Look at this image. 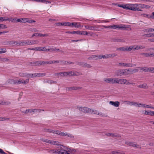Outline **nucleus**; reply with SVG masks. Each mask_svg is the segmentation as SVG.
<instances>
[{
	"label": "nucleus",
	"mask_w": 154,
	"mask_h": 154,
	"mask_svg": "<svg viewBox=\"0 0 154 154\" xmlns=\"http://www.w3.org/2000/svg\"><path fill=\"white\" fill-rule=\"evenodd\" d=\"M88 32L87 31H83L81 32V35H88Z\"/></svg>",
	"instance_id": "60"
},
{
	"label": "nucleus",
	"mask_w": 154,
	"mask_h": 154,
	"mask_svg": "<svg viewBox=\"0 0 154 154\" xmlns=\"http://www.w3.org/2000/svg\"><path fill=\"white\" fill-rule=\"evenodd\" d=\"M147 72L151 71L152 72H154V68L150 67L147 68Z\"/></svg>",
	"instance_id": "49"
},
{
	"label": "nucleus",
	"mask_w": 154,
	"mask_h": 154,
	"mask_svg": "<svg viewBox=\"0 0 154 154\" xmlns=\"http://www.w3.org/2000/svg\"><path fill=\"white\" fill-rule=\"evenodd\" d=\"M108 57L109 58H113L117 55V54L116 53H112L108 54Z\"/></svg>",
	"instance_id": "32"
},
{
	"label": "nucleus",
	"mask_w": 154,
	"mask_h": 154,
	"mask_svg": "<svg viewBox=\"0 0 154 154\" xmlns=\"http://www.w3.org/2000/svg\"><path fill=\"white\" fill-rule=\"evenodd\" d=\"M36 66L42 65V61H37L34 63Z\"/></svg>",
	"instance_id": "52"
},
{
	"label": "nucleus",
	"mask_w": 154,
	"mask_h": 154,
	"mask_svg": "<svg viewBox=\"0 0 154 154\" xmlns=\"http://www.w3.org/2000/svg\"><path fill=\"white\" fill-rule=\"evenodd\" d=\"M71 151L73 152H75L76 150L75 149H71L63 145H60V149L50 150L49 152L52 154H69V151Z\"/></svg>",
	"instance_id": "1"
},
{
	"label": "nucleus",
	"mask_w": 154,
	"mask_h": 154,
	"mask_svg": "<svg viewBox=\"0 0 154 154\" xmlns=\"http://www.w3.org/2000/svg\"><path fill=\"white\" fill-rule=\"evenodd\" d=\"M138 88H148L147 86V85L146 84H143L142 85H140L137 86Z\"/></svg>",
	"instance_id": "31"
},
{
	"label": "nucleus",
	"mask_w": 154,
	"mask_h": 154,
	"mask_svg": "<svg viewBox=\"0 0 154 154\" xmlns=\"http://www.w3.org/2000/svg\"><path fill=\"white\" fill-rule=\"evenodd\" d=\"M145 4H142L136 3V8H141L142 9L145 8Z\"/></svg>",
	"instance_id": "23"
},
{
	"label": "nucleus",
	"mask_w": 154,
	"mask_h": 154,
	"mask_svg": "<svg viewBox=\"0 0 154 154\" xmlns=\"http://www.w3.org/2000/svg\"><path fill=\"white\" fill-rule=\"evenodd\" d=\"M18 46H27L28 45V40H20L18 41L17 43Z\"/></svg>",
	"instance_id": "7"
},
{
	"label": "nucleus",
	"mask_w": 154,
	"mask_h": 154,
	"mask_svg": "<svg viewBox=\"0 0 154 154\" xmlns=\"http://www.w3.org/2000/svg\"><path fill=\"white\" fill-rule=\"evenodd\" d=\"M9 60L8 58H2L0 57V61L2 62H8Z\"/></svg>",
	"instance_id": "42"
},
{
	"label": "nucleus",
	"mask_w": 154,
	"mask_h": 154,
	"mask_svg": "<svg viewBox=\"0 0 154 154\" xmlns=\"http://www.w3.org/2000/svg\"><path fill=\"white\" fill-rule=\"evenodd\" d=\"M109 104L115 107H119V106L120 103L119 101H110L109 103Z\"/></svg>",
	"instance_id": "15"
},
{
	"label": "nucleus",
	"mask_w": 154,
	"mask_h": 154,
	"mask_svg": "<svg viewBox=\"0 0 154 154\" xmlns=\"http://www.w3.org/2000/svg\"><path fill=\"white\" fill-rule=\"evenodd\" d=\"M16 82L17 80L10 79L8 80V83L13 85H16Z\"/></svg>",
	"instance_id": "30"
},
{
	"label": "nucleus",
	"mask_w": 154,
	"mask_h": 154,
	"mask_svg": "<svg viewBox=\"0 0 154 154\" xmlns=\"http://www.w3.org/2000/svg\"><path fill=\"white\" fill-rule=\"evenodd\" d=\"M67 33H71V34H78V35H81V31H73V32H67Z\"/></svg>",
	"instance_id": "34"
},
{
	"label": "nucleus",
	"mask_w": 154,
	"mask_h": 154,
	"mask_svg": "<svg viewBox=\"0 0 154 154\" xmlns=\"http://www.w3.org/2000/svg\"><path fill=\"white\" fill-rule=\"evenodd\" d=\"M35 112V110L32 109H26L25 112V113H31L32 112Z\"/></svg>",
	"instance_id": "36"
},
{
	"label": "nucleus",
	"mask_w": 154,
	"mask_h": 154,
	"mask_svg": "<svg viewBox=\"0 0 154 154\" xmlns=\"http://www.w3.org/2000/svg\"><path fill=\"white\" fill-rule=\"evenodd\" d=\"M123 69H120L116 70L115 72V74L117 76L123 75Z\"/></svg>",
	"instance_id": "9"
},
{
	"label": "nucleus",
	"mask_w": 154,
	"mask_h": 154,
	"mask_svg": "<svg viewBox=\"0 0 154 154\" xmlns=\"http://www.w3.org/2000/svg\"><path fill=\"white\" fill-rule=\"evenodd\" d=\"M128 71H129V74H133L137 72L138 69H128Z\"/></svg>",
	"instance_id": "21"
},
{
	"label": "nucleus",
	"mask_w": 154,
	"mask_h": 154,
	"mask_svg": "<svg viewBox=\"0 0 154 154\" xmlns=\"http://www.w3.org/2000/svg\"><path fill=\"white\" fill-rule=\"evenodd\" d=\"M56 134L63 136H66V133L63 132L59 130H56Z\"/></svg>",
	"instance_id": "25"
},
{
	"label": "nucleus",
	"mask_w": 154,
	"mask_h": 154,
	"mask_svg": "<svg viewBox=\"0 0 154 154\" xmlns=\"http://www.w3.org/2000/svg\"><path fill=\"white\" fill-rule=\"evenodd\" d=\"M66 73L65 72H59L55 74L54 75L59 76H66Z\"/></svg>",
	"instance_id": "27"
},
{
	"label": "nucleus",
	"mask_w": 154,
	"mask_h": 154,
	"mask_svg": "<svg viewBox=\"0 0 154 154\" xmlns=\"http://www.w3.org/2000/svg\"><path fill=\"white\" fill-rule=\"evenodd\" d=\"M141 16L144 17L148 18H151V15H149L148 14H141Z\"/></svg>",
	"instance_id": "45"
},
{
	"label": "nucleus",
	"mask_w": 154,
	"mask_h": 154,
	"mask_svg": "<svg viewBox=\"0 0 154 154\" xmlns=\"http://www.w3.org/2000/svg\"><path fill=\"white\" fill-rule=\"evenodd\" d=\"M130 47H128L127 46L122 47L120 48H117L116 50L117 51H130Z\"/></svg>",
	"instance_id": "5"
},
{
	"label": "nucleus",
	"mask_w": 154,
	"mask_h": 154,
	"mask_svg": "<svg viewBox=\"0 0 154 154\" xmlns=\"http://www.w3.org/2000/svg\"><path fill=\"white\" fill-rule=\"evenodd\" d=\"M24 80L22 79V80H17L16 85H19L21 84H24Z\"/></svg>",
	"instance_id": "41"
},
{
	"label": "nucleus",
	"mask_w": 154,
	"mask_h": 154,
	"mask_svg": "<svg viewBox=\"0 0 154 154\" xmlns=\"http://www.w3.org/2000/svg\"><path fill=\"white\" fill-rule=\"evenodd\" d=\"M5 45H14L13 41H8L7 42H5Z\"/></svg>",
	"instance_id": "51"
},
{
	"label": "nucleus",
	"mask_w": 154,
	"mask_h": 154,
	"mask_svg": "<svg viewBox=\"0 0 154 154\" xmlns=\"http://www.w3.org/2000/svg\"><path fill=\"white\" fill-rule=\"evenodd\" d=\"M45 75V73H36V77H43Z\"/></svg>",
	"instance_id": "38"
},
{
	"label": "nucleus",
	"mask_w": 154,
	"mask_h": 154,
	"mask_svg": "<svg viewBox=\"0 0 154 154\" xmlns=\"http://www.w3.org/2000/svg\"><path fill=\"white\" fill-rule=\"evenodd\" d=\"M93 114H97L101 117L106 116L105 114L102 113V112H99L98 111L94 110Z\"/></svg>",
	"instance_id": "19"
},
{
	"label": "nucleus",
	"mask_w": 154,
	"mask_h": 154,
	"mask_svg": "<svg viewBox=\"0 0 154 154\" xmlns=\"http://www.w3.org/2000/svg\"><path fill=\"white\" fill-rule=\"evenodd\" d=\"M18 75L21 77H27V73L20 72L19 73Z\"/></svg>",
	"instance_id": "33"
},
{
	"label": "nucleus",
	"mask_w": 154,
	"mask_h": 154,
	"mask_svg": "<svg viewBox=\"0 0 154 154\" xmlns=\"http://www.w3.org/2000/svg\"><path fill=\"white\" fill-rule=\"evenodd\" d=\"M82 88L81 87H78L74 86L72 87L66 88V91H71L73 90H76L78 89H81Z\"/></svg>",
	"instance_id": "11"
},
{
	"label": "nucleus",
	"mask_w": 154,
	"mask_h": 154,
	"mask_svg": "<svg viewBox=\"0 0 154 154\" xmlns=\"http://www.w3.org/2000/svg\"><path fill=\"white\" fill-rule=\"evenodd\" d=\"M123 73L124 75H127L130 74L129 71H128V69H123Z\"/></svg>",
	"instance_id": "44"
},
{
	"label": "nucleus",
	"mask_w": 154,
	"mask_h": 154,
	"mask_svg": "<svg viewBox=\"0 0 154 154\" xmlns=\"http://www.w3.org/2000/svg\"><path fill=\"white\" fill-rule=\"evenodd\" d=\"M112 154H121L122 153L120 152L119 151H113L111 152Z\"/></svg>",
	"instance_id": "59"
},
{
	"label": "nucleus",
	"mask_w": 154,
	"mask_h": 154,
	"mask_svg": "<svg viewBox=\"0 0 154 154\" xmlns=\"http://www.w3.org/2000/svg\"><path fill=\"white\" fill-rule=\"evenodd\" d=\"M85 27L86 29L94 31L97 30V29L98 28V27L96 26L95 25H94V26L85 25Z\"/></svg>",
	"instance_id": "4"
},
{
	"label": "nucleus",
	"mask_w": 154,
	"mask_h": 154,
	"mask_svg": "<svg viewBox=\"0 0 154 154\" xmlns=\"http://www.w3.org/2000/svg\"><path fill=\"white\" fill-rule=\"evenodd\" d=\"M112 41L113 42H125V40L121 38H112Z\"/></svg>",
	"instance_id": "10"
},
{
	"label": "nucleus",
	"mask_w": 154,
	"mask_h": 154,
	"mask_svg": "<svg viewBox=\"0 0 154 154\" xmlns=\"http://www.w3.org/2000/svg\"><path fill=\"white\" fill-rule=\"evenodd\" d=\"M29 30L32 32H38V30L35 28H30Z\"/></svg>",
	"instance_id": "46"
},
{
	"label": "nucleus",
	"mask_w": 154,
	"mask_h": 154,
	"mask_svg": "<svg viewBox=\"0 0 154 154\" xmlns=\"http://www.w3.org/2000/svg\"><path fill=\"white\" fill-rule=\"evenodd\" d=\"M127 80L126 79H119V84H125L126 83Z\"/></svg>",
	"instance_id": "24"
},
{
	"label": "nucleus",
	"mask_w": 154,
	"mask_h": 154,
	"mask_svg": "<svg viewBox=\"0 0 154 154\" xmlns=\"http://www.w3.org/2000/svg\"><path fill=\"white\" fill-rule=\"evenodd\" d=\"M112 137H120V136L119 134H116L113 133Z\"/></svg>",
	"instance_id": "64"
},
{
	"label": "nucleus",
	"mask_w": 154,
	"mask_h": 154,
	"mask_svg": "<svg viewBox=\"0 0 154 154\" xmlns=\"http://www.w3.org/2000/svg\"><path fill=\"white\" fill-rule=\"evenodd\" d=\"M84 108L85 111L84 112V113L86 112L93 114L94 110L92 109H90L87 107H85Z\"/></svg>",
	"instance_id": "13"
},
{
	"label": "nucleus",
	"mask_w": 154,
	"mask_h": 154,
	"mask_svg": "<svg viewBox=\"0 0 154 154\" xmlns=\"http://www.w3.org/2000/svg\"><path fill=\"white\" fill-rule=\"evenodd\" d=\"M137 68H139V69H140V70H142L143 71H144L145 72H147V67H144L143 68H142L141 67H137Z\"/></svg>",
	"instance_id": "39"
},
{
	"label": "nucleus",
	"mask_w": 154,
	"mask_h": 154,
	"mask_svg": "<svg viewBox=\"0 0 154 154\" xmlns=\"http://www.w3.org/2000/svg\"><path fill=\"white\" fill-rule=\"evenodd\" d=\"M39 43V41L37 40H28V45H34L35 44H37Z\"/></svg>",
	"instance_id": "12"
},
{
	"label": "nucleus",
	"mask_w": 154,
	"mask_h": 154,
	"mask_svg": "<svg viewBox=\"0 0 154 154\" xmlns=\"http://www.w3.org/2000/svg\"><path fill=\"white\" fill-rule=\"evenodd\" d=\"M112 78H109L105 79L104 81L107 83H112Z\"/></svg>",
	"instance_id": "40"
},
{
	"label": "nucleus",
	"mask_w": 154,
	"mask_h": 154,
	"mask_svg": "<svg viewBox=\"0 0 154 154\" xmlns=\"http://www.w3.org/2000/svg\"><path fill=\"white\" fill-rule=\"evenodd\" d=\"M130 51L131 50H136L140 49V45H134L130 46Z\"/></svg>",
	"instance_id": "14"
},
{
	"label": "nucleus",
	"mask_w": 154,
	"mask_h": 154,
	"mask_svg": "<svg viewBox=\"0 0 154 154\" xmlns=\"http://www.w3.org/2000/svg\"><path fill=\"white\" fill-rule=\"evenodd\" d=\"M141 54L146 57L154 56V54H149L146 53H142Z\"/></svg>",
	"instance_id": "22"
},
{
	"label": "nucleus",
	"mask_w": 154,
	"mask_h": 154,
	"mask_svg": "<svg viewBox=\"0 0 154 154\" xmlns=\"http://www.w3.org/2000/svg\"><path fill=\"white\" fill-rule=\"evenodd\" d=\"M119 64L120 66H123L126 67H131L135 66V65H134L129 63H119Z\"/></svg>",
	"instance_id": "8"
},
{
	"label": "nucleus",
	"mask_w": 154,
	"mask_h": 154,
	"mask_svg": "<svg viewBox=\"0 0 154 154\" xmlns=\"http://www.w3.org/2000/svg\"><path fill=\"white\" fill-rule=\"evenodd\" d=\"M66 136L68 137H69L71 138L74 137V136L72 134L67 133H66Z\"/></svg>",
	"instance_id": "57"
},
{
	"label": "nucleus",
	"mask_w": 154,
	"mask_h": 154,
	"mask_svg": "<svg viewBox=\"0 0 154 154\" xmlns=\"http://www.w3.org/2000/svg\"><path fill=\"white\" fill-rule=\"evenodd\" d=\"M47 83H48L50 84H55L57 82L55 81H53V80H49L47 82Z\"/></svg>",
	"instance_id": "58"
},
{
	"label": "nucleus",
	"mask_w": 154,
	"mask_h": 154,
	"mask_svg": "<svg viewBox=\"0 0 154 154\" xmlns=\"http://www.w3.org/2000/svg\"><path fill=\"white\" fill-rule=\"evenodd\" d=\"M93 114H97L101 117L106 116L105 114L102 113V112H99L98 111L94 110Z\"/></svg>",
	"instance_id": "20"
},
{
	"label": "nucleus",
	"mask_w": 154,
	"mask_h": 154,
	"mask_svg": "<svg viewBox=\"0 0 154 154\" xmlns=\"http://www.w3.org/2000/svg\"><path fill=\"white\" fill-rule=\"evenodd\" d=\"M66 73V76H72L73 75H76V73L73 71H69L65 72Z\"/></svg>",
	"instance_id": "17"
},
{
	"label": "nucleus",
	"mask_w": 154,
	"mask_h": 154,
	"mask_svg": "<svg viewBox=\"0 0 154 154\" xmlns=\"http://www.w3.org/2000/svg\"><path fill=\"white\" fill-rule=\"evenodd\" d=\"M48 36V34H41V33H39V36L40 37Z\"/></svg>",
	"instance_id": "61"
},
{
	"label": "nucleus",
	"mask_w": 154,
	"mask_h": 154,
	"mask_svg": "<svg viewBox=\"0 0 154 154\" xmlns=\"http://www.w3.org/2000/svg\"><path fill=\"white\" fill-rule=\"evenodd\" d=\"M40 2L46 4L47 3L51 4V1H46L45 0H40Z\"/></svg>",
	"instance_id": "47"
},
{
	"label": "nucleus",
	"mask_w": 154,
	"mask_h": 154,
	"mask_svg": "<svg viewBox=\"0 0 154 154\" xmlns=\"http://www.w3.org/2000/svg\"><path fill=\"white\" fill-rule=\"evenodd\" d=\"M84 108H85V107H78L79 109L81 111H82V112H84L85 111H84Z\"/></svg>",
	"instance_id": "62"
},
{
	"label": "nucleus",
	"mask_w": 154,
	"mask_h": 154,
	"mask_svg": "<svg viewBox=\"0 0 154 154\" xmlns=\"http://www.w3.org/2000/svg\"><path fill=\"white\" fill-rule=\"evenodd\" d=\"M124 102L126 103L127 104L132 106V102L130 101H125Z\"/></svg>",
	"instance_id": "63"
},
{
	"label": "nucleus",
	"mask_w": 154,
	"mask_h": 154,
	"mask_svg": "<svg viewBox=\"0 0 154 154\" xmlns=\"http://www.w3.org/2000/svg\"><path fill=\"white\" fill-rule=\"evenodd\" d=\"M43 131L44 132H49L50 133H52L53 134H56V131H54V130H53L52 129H46L44 128L43 129Z\"/></svg>",
	"instance_id": "16"
},
{
	"label": "nucleus",
	"mask_w": 154,
	"mask_h": 154,
	"mask_svg": "<svg viewBox=\"0 0 154 154\" xmlns=\"http://www.w3.org/2000/svg\"><path fill=\"white\" fill-rule=\"evenodd\" d=\"M144 31L146 32H152L154 31V29L152 28L146 29L144 30Z\"/></svg>",
	"instance_id": "29"
},
{
	"label": "nucleus",
	"mask_w": 154,
	"mask_h": 154,
	"mask_svg": "<svg viewBox=\"0 0 154 154\" xmlns=\"http://www.w3.org/2000/svg\"><path fill=\"white\" fill-rule=\"evenodd\" d=\"M151 32H149V33L145 34L143 36L145 38L153 37H154V32L151 33Z\"/></svg>",
	"instance_id": "18"
},
{
	"label": "nucleus",
	"mask_w": 154,
	"mask_h": 154,
	"mask_svg": "<svg viewBox=\"0 0 154 154\" xmlns=\"http://www.w3.org/2000/svg\"><path fill=\"white\" fill-rule=\"evenodd\" d=\"M50 143L52 144L56 145H59V142L57 141L56 142L51 141V142Z\"/></svg>",
	"instance_id": "55"
},
{
	"label": "nucleus",
	"mask_w": 154,
	"mask_h": 154,
	"mask_svg": "<svg viewBox=\"0 0 154 154\" xmlns=\"http://www.w3.org/2000/svg\"><path fill=\"white\" fill-rule=\"evenodd\" d=\"M9 120V118L0 117V121H5V120Z\"/></svg>",
	"instance_id": "54"
},
{
	"label": "nucleus",
	"mask_w": 154,
	"mask_h": 154,
	"mask_svg": "<svg viewBox=\"0 0 154 154\" xmlns=\"http://www.w3.org/2000/svg\"><path fill=\"white\" fill-rule=\"evenodd\" d=\"M112 84H119V79L118 78L112 79Z\"/></svg>",
	"instance_id": "37"
},
{
	"label": "nucleus",
	"mask_w": 154,
	"mask_h": 154,
	"mask_svg": "<svg viewBox=\"0 0 154 154\" xmlns=\"http://www.w3.org/2000/svg\"><path fill=\"white\" fill-rule=\"evenodd\" d=\"M6 52V49L5 48H2L1 49V51L0 50V54L4 53Z\"/></svg>",
	"instance_id": "56"
},
{
	"label": "nucleus",
	"mask_w": 154,
	"mask_h": 154,
	"mask_svg": "<svg viewBox=\"0 0 154 154\" xmlns=\"http://www.w3.org/2000/svg\"><path fill=\"white\" fill-rule=\"evenodd\" d=\"M7 27L5 25L3 24H0V29L7 28Z\"/></svg>",
	"instance_id": "48"
},
{
	"label": "nucleus",
	"mask_w": 154,
	"mask_h": 154,
	"mask_svg": "<svg viewBox=\"0 0 154 154\" xmlns=\"http://www.w3.org/2000/svg\"><path fill=\"white\" fill-rule=\"evenodd\" d=\"M9 20V18H7L5 17H0V22L4 21H7Z\"/></svg>",
	"instance_id": "43"
},
{
	"label": "nucleus",
	"mask_w": 154,
	"mask_h": 154,
	"mask_svg": "<svg viewBox=\"0 0 154 154\" xmlns=\"http://www.w3.org/2000/svg\"><path fill=\"white\" fill-rule=\"evenodd\" d=\"M139 103L132 101V106L133 105L134 106L139 107Z\"/></svg>",
	"instance_id": "50"
},
{
	"label": "nucleus",
	"mask_w": 154,
	"mask_h": 154,
	"mask_svg": "<svg viewBox=\"0 0 154 154\" xmlns=\"http://www.w3.org/2000/svg\"><path fill=\"white\" fill-rule=\"evenodd\" d=\"M123 8L129 10L134 11H142V10L139 9V8H136V4H126L124 5Z\"/></svg>",
	"instance_id": "2"
},
{
	"label": "nucleus",
	"mask_w": 154,
	"mask_h": 154,
	"mask_svg": "<svg viewBox=\"0 0 154 154\" xmlns=\"http://www.w3.org/2000/svg\"><path fill=\"white\" fill-rule=\"evenodd\" d=\"M11 103L7 101H0V104L2 105H7Z\"/></svg>",
	"instance_id": "26"
},
{
	"label": "nucleus",
	"mask_w": 154,
	"mask_h": 154,
	"mask_svg": "<svg viewBox=\"0 0 154 154\" xmlns=\"http://www.w3.org/2000/svg\"><path fill=\"white\" fill-rule=\"evenodd\" d=\"M112 29H126L127 27H126V25L124 24H118L113 25H112Z\"/></svg>",
	"instance_id": "3"
},
{
	"label": "nucleus",
	"mask_w": 154,
	"mask_h": 154,
	"mask_svg": "<svg viewBox=\"0 0 154 154\" xmlns=\"http://www.w3.org/2000/svg\"><path fill=\"white\" fill-rule=\"evenodd\" d=\"M125 144L128 145H129L130 146L134 147H136L138 148H141V147L140 146L136 144L134 142L127 141L125 142Z\"/></svg>",
	"instance_id": "6"
},
{
	"label": "nucleus",
	"mask_w": 154,
	"mask_h": 154,
	"mask_svg": "<svg viewBox=\"0 0 154 154\" xmlns=\"http://www.w3.org/2000/svg\"><path fill=\"white\" fill-rule=\"evenodd\" d=\"M27 77H36V73H27Z\"/></svg>",
	"instance_id": "35"
},
{
	"label": "nucleus",
	"mask_w": 154,
	"mask_h": 154,
	"mask_svg": "<svg viewBox=\"0 0 154 154\" xmlns=\"http://www.w3.org/2000/svg\"><path fill=\"white\" fill-rule=\"evenodd\" d=\"M41 140L43 142H46L48 143H50L51 142V140H48L47 139H44L43 138H42L41 139Z\"/></svg>",
	"instance_id": "53"
},
{
	"label": "nucleus",
	"mask_w": 154,
	"mask_h": 154,
	"mask_svg": "<svg viewBox=\"0 0 154 154\" xmlns=\"http://www.w3.org/2000/svg\"><path fill=\"white\" fill-rule=\"evenodd\" d=\"M53 63V62L52 61H42V65L44 64H51Z\"/></svg>",
	"instance_id": "28"
}]
</instances>
